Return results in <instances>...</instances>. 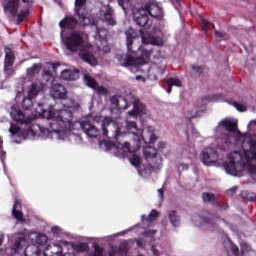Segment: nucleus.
<instances>
[{
  "mask_svg": "<svg viewBox=\"0 0 256 256\" xmlns=\"http://www.w3.org/2000/svg\"><path fill=\"white\" fill-rule=\"evenodd\" d=\"M157 217H159V213L157 210L154 209L147 217L145 215L142 216V219L143 221H146V223H153V221L157 220Z\"/></svg>",
  "mask_w": 256,
  "mask_h": 256,
  "instance_id": "nucleus-32",
  "label": "nucleus"
},
{
  "mask_svg": "<svg viewBox=\"0 0 256 256\" xmlns=\"http://www.w3.org/2000/svg\"><path fill=\"white\" fill-rule=\"evenodd\" d=\"M166 84L168 85L167 93H171V91H173V87H181L182 82L179 78L170 77L166 80Z\"/></svg>",
  "mask_w": 256,
  "mask_h": 256,
  "instance_id": "nucleus-26",
  "label": "nucleus"
},
{
  "mask_svg": "<svg viewBox=\"0 0 256 256\" xmlns=\"http://www.w3.org/2000/svg\"><path fill=\"white\" fill-rule=\"evenodd\" d=\"M87 3V0H76L75 5L77 7L76 9V15L78 17V20L75 19L73 16H65L60 22L59 27L62 29H70L73 30L77 25H82V27H86L87 25H97L95 23V20H93L92 17L89 16V12L87 9L83 8V6Z\"/></svg>",
  "mask_w": 256,
  "mask_h": 256,
  "instance_id": "nucleus-3",
  "label": "nucleus"
},
{
  "mask_svg": "<svg viewBox=\"0 0 256 256\" xmlns=\"http://www.w3.org/2000/svg\"><path fill=\"white\" fill-rule=\"evenodd\" d=\"M151 251H152L154 256H159V250H157V246L152 245L151 246Z\"/></svg>",
  "mask_w": 256,
  "mask_h": 256,
  "instance_id": "nucleus-51",
  "label": "nucleus"
},
{
  "mask_svg": "<svg viewBox=\"0 0 256 256\" xmlns=\"http://www.w3.org/2000/svg\"><path fill=\"white\" fill-rule=\"evenodd\" d=\"M41 115L44 119H51V121L57 119V115L51 110H43Z\"/></svg>",
  "mask_w": 256,
  "mask_h": 256,
  "instance_id": "nucleus-37",
  "label": "nucleus"
},
{
  "mask_svg": "<svg viewBox=\"0 0 256 256\" xmlns=\"http://www.w3.org/2000/svg\"><path fill=\"white\" fill-rule=\"evenodd\" d=\"M181 167L183 169V171H187V169H189V165L188 164H181Z\"/></svg>",
  "mask_w": 256,
  "mask_h": 256,
  "instance_id": "nucleus-57",
  "label": "nucleus"
},
{
  "mask_svg": "<svg viewBox=\"0 0 256 256\" xmlns=\"http://www.w3.org/2000/svg\"><path fill=\"white\" fill-rule=\"evenodd\" d=\"M234 107L237 109V111H240V113L247 111V108L244 105L239 104L237 102H234Z\"/></svg>",
  "mask_w": 256,
  "mask_h": 256,
  "instance_id": "nucleus-44",
  "label": "nucleus"
},
{
  "mask_svg": "<svg viewBox=\"0 0 256 256\" xmlns=\"http://www.w3.org/2000/svg\"><path fill=\"white\" fill-rule=\"evenodd\" d=\"M89 249V245L87 243L80 242L78 244L73 245V250L76 253H85Z\"/></svg>",
  "mask_w": 256,
  "mask_h": 256,
  "instance_id": "nucleus-34",
  "label": "nucleus"
},
{
  "mask_svg": "<svg viewBox=\"0 0 256 256\" xmlns=\"http://www.w3.org/2000/svg\"><path fill=\"white\" fill-rule=\"evenodd\" d=\"M61 79L63 81H77L79 79V70H64L61 72Z\"/></svg>",
  "mask_w": 256,
  "mask_h": 256,
  "instance_id": "nucleus-22",
  "label": "nucleus"
},
{
  "mask_svg": "<svg viewBox=\"0 0 256 256\" xmlns=\"http://www.w3.org/2000/svg\"><path fill=\"white\" fill-rule=\"evenodd\" d=\"M42 67H43L42 63L33 64L32 67L27 69V76L28 77H35V75H37L41 71Z\"/></svg>",
  "mask_w": 256,
  "mask_h": 256,
  "instance_id": "nucleus-28",
  "label": "nucleus"
},
{
  "mask_svg": "<svg viewBox=\"0 0 256 256\" xmlns=\"http://www.w3.org/2000/svg\"><path fill=\"white\" fill-rule=\"evenodd\" d=\"M138 256H143V254H139Z\"/></svg>",
  "mask_w": 256,
  "mask_h": 256,
  "instance_id": "nucleus-64",
  "label": "nucleus"
},
{
  "mask_svg": "<svg viewBox=\"0 0 256 256\" xmlns=\"http://www.w3.org/2000/svg\"><path fill=\"white\" fill-rule=\"evenodd\" d=\"M93 248H94L93 256H103V248H101V246H99V244L94 243Z\"/></svg>",
  "mask_w": 256,
  "mask_h": 256,
  "instance_id": "nucleus-40",
  "label": "nucleus"
},
{
  "mask_svg": "<svg viewBox=\"0 0 256 256\" xmlns=\"http://www.w3.org/2000/svg\"><path fill=\"white\" fill-rule=\"evenodd\" d=\"M133 110L128 111L130 117H137V115H143L145 112V105L139 101V98H134L132 101Z\"/></svg>",
  "mask_w": 256,
  "mask_h": 256,
  "instance_id": "nucleus-17",
  "label": "nucleus"
},
{
  "mask_svg": "<svg viewBox=\"0 0 256 256\" xmlns=\"http://www.w3.org/2000/svg\"><path fill=\"white\" fill-rule=\"evenodd\" d=\"M102 21L107 23V25H117V21L113 19V8L111 6H107L105 11L102 14Z\"/></svg>",
  "mask_w": 256,
  "mask_h": 256,
  "instance_id": "nucleus-23",
  "label": "nucleus"
},
{
  "mask_svg": "<svg viewBox=\"0 0 256 256\" xmlns=\"http://www.w3.org/2000/svg\"><path fill=\"white\" fill-rule=\"evenodd\" d=\"M158 147H159V149H164V147H165V142H160V143L158 144Z\"/></svg>",
  "mask_w": 256,
  "mask_h": 256,
  "instance_id": "nucleus-58",
  "label": "nucleus"
},
{
  "mask_svg": "<svg viewBox=\"0 0 256 256\" xmlns=\"http://www.w3.org/2000/svg\"><path fill=\"white\" fill-rule=\"evenodd\" d=\"M39 85L38 84H32V86L30 87L29 91H28V97L30 99H35V97H37V95H39Z\"/></svg>",
  "mask_w": 256,
  "mask_h": 256,
  "instance_id": "nucleus-35",
  "label": "nucleus"
},
{
  "mask_svg": "<svg viewBox=\"0 0 256 256\" xmlns=\"http://www.w3.org/2000/svg\"><path fill=\"white\" fill-rule=\"evenodd\" d=\"M9 132L11 135H19L21 133V128H19L17 125H12L9 128Z\"/></svg>",
  "mask_w": 256,
  "mask_h": 256,
  "instance_id": "nucleus-41",
  "label": "nucleus"
},
{
  "mask_svg": "<svg viewBox=\"0 0 256 256\" xmlns=\"http://www.w3.org/2000/svg\"><path fill=\"white\" fill-rule=\"evenodd\" d=\"M117 148L120 149L121 154L123 156L127 155V153L131 152V144L129 142H124L123 144L117 143Z\"/></svg>",
  "mask_w": 256,
  "mask_h": 256,
  "instance_id": "nucleus-33",
  "label": "nucleus"
},
{
  "mask_svg": "<svg viewBox=\"0 0 256 256\" xmlns=\"http://www.w3.org/2000/svg\"><path fill=\"white\" fill-rule=\"evenodd\" d=\"M220 127H223L228 133H237V121L235 119H223L220 122Z\"/></svg>",
  "mask_w": 256,
  "mask_h": 256,
  "instance_id": "nucleus-19",
  "label": "nucleus"
},
{
  "mask_svg": "<svg viewBox=\"0 0 256 256\" xmlns=\"http://www.w3.org/2000/svg\"><path fill=\"white\" fill-rule=\"evenodd\" d=\"M131 0H118V5H120V7H122V9H125V5H128V3Z\"/></svg>",
  "mask_w": 256,
  "mask_h": 256,
  "instance_id": "nucleus-49",
  "label": "nucleus"
},
{
  "mask_svg": "<svg viewBox=\"0 0 256 256\" xmlns=\"http://www.w3.org/2000/svg\"><path fill=\"white\" fill-rule=\"evenodd\" d=\"M51 95L54 99H65L67 97V89L59 83L52 82Z\"/></svg>",
  "mask_w": 256,
  "mask_h": 256,
  "instance_id": "nucleus-15",
  "label": "nucleus"
},
{
  "mask_svg": "<svg viewBox=\"0 0 256 256\" xmlns=\"http://www.w3.org/2000/svg\"><path fill=\"white\" fill-rule=\"evenodd\" d=\"M152 50H143L140 57H133L129 54H117L116 59L122 65V67H141V65H146L151 59Z\"/></svg>",
  "mask_w": 256,
  "mask_h": 256,
  "instance_id": "nucleus-5",
  "label": "nucleus"
},
{
  "mask_svg": "<svg viewBox=\"0 0 256 256\" xmlns=\"http://www.w3.org/2000/svg\"><path fill=\"white\" fill-rule=\"evenodd\" d=\"M224 169L229 175H237V164L235 158H230L228 162H224Z\"/></svg>",
  "mask_w": 256,
  "mask_h": 256,
  "instance_id": "nucleus-24",
  "label": "nucleus"
},
{
  "mask_svg": "<svg viewBox=\"0 0 256 256\" xmlns=\"http://www.w3.org/2000/svg\"><path fill=\"white\" fill-rule=\"evenodd\" d=\"M3 245V238H0V246Z\"/></svg>",
  "mask_w": 256,
  "mask_h": 256,
  "instance_id": "nucleus-63",
  "label": "nucleus"
},
{
  "mask_svg": "<svg viewBox=\"0 0 256 256\" xmlns=\"http://www.w3.org/2000/svg\"><path fill=\"white\" fill-rule=\"evenodd\" d=\"M158 195L161 199H163V195H165V192L163 191V189H158Z\"/></svg>",
  "mask_w": 256,
  "mask_h": 256,
  "instance_id": "nucleus-53",
  "label": "nucleus"
},
{
  "mask_svg": "<svg viewBox=\"0 0 256 256\" xmlns=\"http://www.w3.org/2000/svg\"><path fill=\"white\" fill-rule=\"evenodd\" d=\"M231 253L235 256H239V246H237V244L231 245Z\"/></svg>",
  "mask_w": 256,
  "mask_h": 256,
  "instance_id": "nucleus-45",
  "label": "nucleus"
},
{
  "mask_svg": "<svg viewBox=\"0 0 256 256\" xmlns=\"http://www.w3.org/2000/svg\"><path fill=\"white\" fill-rule=\"evenodd\" d=\"M3 148V140L0 138V149Z\"/></svg>",
  "mask_w": 256,
  "mask_h": 256,
  "instance_id": "nucleus-61",
  "label": "nucleus"
},
{
  "mask_svg": "<svg viewBox=\"0 0 256 256\" xmlns=\"http://www.w3.org/2000/svg\"><path fill=\"white\" fill-rule=\"evenodd\" d=\"M136 81H143L145 82V77L141 76V75H138L135 77Z\"/></svg>",
  "mask_w": 256,
  "mask_h": 256,
  "instance_id": "nucleus-54",
  "label": "nucleus"
},
{
  "mask_svg": "<svg viewBox=\"0 0 256 256\" xmlns=\"http://www.w3.org/2000/svg\"><path fill=\"white\" fill-rule=\"evenodd\" d=\"M117 253H125L127 254V250L125 248H119L117 249H113L112 251L109 252L108 256H117Z\"/></svg>",
  "mask_w": 256,
  "mask_h": 256,
  "instance_id": "nucleus-42",
  "label": "nucleus"
},
{
  "mask_svg": "<svg viewBox=\"0 0 256 256\" xmlns=\"http://www.w3.org/2000/svg\"><path fill=\"white\" fill-rule=\"evenodd\" d=\"M142 43L144 45H154L156 47H162L164 44L163 38L153 35H142Z\"/></svg>",
  "mask_w": 256,
  "mask_h": 256,
  "instance_id": "nucleus-18",
  "label": "nucleus"
},
{
  "mask_svg": "<svg viewBox=\"0 0 256 256\" xmlns=\"http://www.w3.org/2000/svg\"><path fill=\"white\" fill-rule=\"evenodd\" d=\"M4 53V72L7 77H12V75H15V69H13V65L15 64V53L9 47L4 48Z\"/></svg>",
  "mask_w": 256,
  "mask_h": 256,
  "instance_id": "nucleus-9",
  "label": "nucleus"
},
{
  "mask_svg": "<svg viewBox=\"0 0 256 256\" xmlns=\"http://www.w3.org/2000/svg\"><path fill=\"white\" fill-rule=\"evenodd\" d=\"M43 79L44 81H51L53 79V73H51L49 70H44Z\"/></svg>",
  "mask_w": 256,
  "mask_h": 256,
  "instance_id": "nucleus-43",
  "label": "nucleus"
},
{
  "mask_svg": "<svg viewBox=\"0 0 256 256\" xmlns=\"http://www.w3.org/2000/svg\"><path fill=\"white\" fill-rule=\"evenodd\" d=\"M73 117V112L62 109L57 112L56 118L50 121V129L53 133H59L65 131L69 123H71V118Z\"/></svg>",
  "mask_w": 256,
  "mask_h": 256,
  "instance_id": "nucleus-7",
  "label": "nucleus"
},
{
  "mask_svg": "<svg viewBox=\"0 0 256 256\" xmlns=\"http://www.w3.org/2000/svg\"><path fill=\"white\" fill-rule=\"evenodd\" d=\"M125 35H126V47H127L128 53H136L139 47L135 48V46L133 45L135 43V39L137 38V31H135V29L133 28H129L128 30L125 31Z\"/></svg>",
  "mask_w": 256,
  "mask_h": 256,
  "instance_id": "nucleus-13",
  "label": "nucleus"
},
{
  "mask_svg": "<svg viewBox=\"0 0 256 256\" xmlns=\"http://www.w3.org/2000/svg\"><path fill=\"white\" fill-rule=\"evenodd\" d=\"M246 161H256V142L250 144V149L244 152Z\"/></svg>",
  "mask_w": 256,
  "mask_h": 256,
  "instance_id": "nucleus-25",
  "label": "nucleus"
},
{
  "mask_svg": "<svg viewBox=\"0 0 256 256\" xmlns=\"http://www.w3.org/2000/svg\"><path fill=\"white\" fill-rule=\"evenodd\" d=\"M200 160L203 165H213V163H217L219 161V154L217 153V149L213 147L204 148L202 153L200 154Z\"/></svg>",
  "mask_w": 256,
  "mask_h": 256,
  "instance_id": "nucleus-11",
  "label": "nucleus"
},
{
  "mask_svg": "<svg viewBox=\"0 0 256 256\" xmlns=\"http://www.w3.org/2000/svg\"><path fill=\"white\" fill-rule=\"evenodd\" d=\"M168 219L174 227H179V223H181V217L177 214V211L172 210L168 213Z\"/></svg>",
  "mask_w": 256,
  "mask_h": 256,
  "instance_id": "nucleus-27",
  "label": "nucleus"
},
{
  "mask_svg": "<svg viewBox=\"0 0 256 256\" xmlns=\"http://www.w3.org/2000/svg\"><path fill=\"white\" fill-rule=\"evenodd\" d=\"M161 158L158 159V163H157V166L159 167V165H161Z\"/></svg>",
  "mask_w": 256,
  "mask_h": 256,
  "instance_id": "nucleus-62",
  "label": "nucleus"
},
{
  "mask_svg": "<svg viewBox=\"0 0 256 256\" xmlns=\"http://www.w3.org/2000/svg\"><path fill=\"white\" fill-rule=\"evenodd\" d=\"M127 131H138L137 123L135 121H127L126 122Z\"/></svg>",
  "mask_w": 256,
  "mask_h": 256,
  "instance_id": "nucleus-39",
  "label": "nucleus"
},
{
  "mask_svg": "<svg viewBox=\"0 0 256 256\" xmlns=\"http://www.w3.org/2000/svg\"><path fill=\"white\" fill-rule=\"evenodd\" d=\"M142 139L144 143H155V140L157 139V135H155L153 132H142Z\"/></svg>",
  "mask_w": 256,
  "mask_h": 256,
  "instance_id": "nucleus-30",
  "label": "nucleus"
},
{
  "mask_svg": "<svg viewBox=\"0 0 256 256\" xmlns=\"http://www.w3.org/2000/svg\"><path fill=\"white\" fill-rule=\"evenodd\" d=\"M133 20L135 21L138 27H144V29H149L153 23L149 20V13L147 9L141 8L138 11L134 12Z\"/></svg>",
  "mask_w": 256,
  "mask_h": 256,
  "instance_id": "nucleus-10",
  "label": "nucleus"
},
{
  "mask_svg": "<svg viewBox=\"0 0 256 256\" xmlns=\"http://www.w3.org/2000/svg\"><path fill=\"white\" fill-rule=\"evenodd\" d=\"M84 81L87 85V87H90V89H93L98 93V95H109V89H107L105 86L99 85L97 81H95V78L91 77V75L86 74L84 75Z\"/></svg>",
  "mask_w": 256,
  "mask_h": 256,
  "instance_id": "nucleus-12",
  "label": "nucleus"
},
{
  "mask_svg": "<svg viewBox=\"0 0 256 256\" xmlns=\"http://www.w3.org/2000/svg\"><path fill=\"white\" fill-rule=\"evenodd\" d=\"M45 251L50 256H65L63 254V246L59 244H48L45 247Z\"/></svg>",
  "mask_w": 256,
  "mask_h": 256,
  "instance_id": "nucleus-20",
  "label": "nucleus"
},
{
  "mask_svg": "<svg viewBox=\"0 0 256 256\" xmlns=\"http://www.w3.org/2000/svg\"><path fill=\"white\" fill-rule=\"evenodd\" d=\"M191 68L193 69V71H196L199 76L203 75V67L192 65Z\"/></svg>",
  "mask_w": 256,
  "mask_h": 256,
  "instance_id": "nucleus-46",
  "label": "nucleus"
},
{
  "mask_svg": "<svg viewBox=\"0 0 256 256\" xmlns=\"http://www.w3.org/2000/svg\"><path fill=\"white\" fill-rule=\"evenodd\" d=\"M136 245H138V247H143V245H144L143 240L138 239V240L136 241Z\"/></svg>",
  "mask_w": 256,
  "mask_h": 256,
  "instance_id": "nucleus-55",
  "label": "nucleus"
},
{
  "mask_svg": "<svg viewBox=\"0 0 256 256\" xmlns=\"http://www.w3.org/2000/svg\"><path fill=\"white\" fill-rule=\"evenodd\" d=\"M33 3V0H6L3 4L4 13L17 17V24L20 25L31 15Z\"/></svg>",
  "mask_w": 256,
  "mask_h": 256,
  "instance_id": "nucleus-4",
  "label": "nucleus"
},
{
  "mask_svg": "<svg viewBox=\"0 0 256 256\" xmlns=\"http://www.w3.org/2000/svg\"><path fill=\"white\" fill-rule=\"evenodd\" d=\"M155 233H157V230H146L144 231L143 235H145L146 237H155Z\"/></svg>",
  "mask_w": 256,
  "mask_h": 256,
  "instance_id": "nucleus-47",
  "label": "nucleus"
},
{
  "mask_svg": "<svg viewBox=\"0 0 256 256\" xmlns=\"http://www.w3.org/2000/svg\"><path fill=\"white\" fill-rule=\"evenodd\" d=\"M120 99L121 100H119L117 96H112L110 98V101L113 105H117V107H119L120 109H129V104H127V100H125V98H120ZM121 101H123L126 104L124 106L121 105Z\"/></svg>",
  "mask_w": 256,
  "mask_h": 256,
  "instance_id": "nucleus-31",
  "label": "nucleus"
},
{
  "mask_svg": "<svg viewBox=\"0 0 256 256\" xmlns=\"http://www.w3.org/2000/svg\"><path fill=\"white\" fill-rule=\"evenodd\" d=\"M10 115L16 123H19L20 125H29L33 121V117L30 115L25 114L21 110L20 105H13L11 107Z\"/></svg>",
  "mask_w": 256,
  "mask_h": 256,
  "instance_id": "nucleus-8",
  "label": "nucleus"
},
{
  "mask_svg": "<svg viewBox=\"0 0 256 256\" xmlns=\"http://www.w3.org/2000/svg\"><path fill=\"white\" fill-rule=\"evenodd\" d=\"M143 153L146 159H155V157H157L158 151L156 148L149 146L144 149Z\"/></svg>",
  "mask_w": 256,
  "mask_h": 256,
  "instance_id": "nucleus-29",
  "label": "nucleus"
},
{
  "mask_svg": "<svg viewBox=\"0 0 256 256\" xmlns=\"http://www.w3.org/2000/svg\"><path fill=\"white\" fill-rule=\"evenodd\" d=\"M203 223H207L208 225H213V222L208 217H202Z\"/></svg>",
  "mask_w": 256,
  "mask_h": 256,
  "instance_id": "nucleus-52",
  "label": "nucleus"
},
{
  "mask_svg": "<svg viewBox=\"0 0 256 256\" xmlns=\"http://www.w3.org/2000/svg\"><path fill=\"white\" fill-rule=\"evenodd\" d=\"M201 30L205 33L209 30V27L207 26V22L205 20H202L201 22Z\"/></svg>",
  "mask_w": 256,
  "mask_h": 256,
  "instance_id": "nucleus-48",
  "label": "nucleus"
},
{
  "mask_svg": "<svg viewBox=\"0 0 256 256\" xmlns=\"http://www.w3.org/2000/svg\"><path fill=\"white\" fill-rule=\"evenodd\" d=\"M42 243H47V236L43 235L41 236Z\"/></svg>",
  "mask_w": 256,
  "mask_h": 256,
  "instance_id": "nucleus-59",
  "label": "nucleus"
},
{
  "mask_svg": "<svg viewBox=\"0 0 256 256\" xmlns=\"http://www.w3.org/2000/svg\"><path fill=\"white\" fill-rule=\"evenodd\" d=\"M52 233H54L55 235H59V233H61V228L59 226H53L51 228Z\"/></svg>",
  "mask_w": 256,
  "mask_h": 256,
  "instance_id": "nucleus-50",
  "label": "nucleus"
},
{
  "mask_svg": "<svg viewBox=\"0 0 256 256\" xmlns=\"http://www.w3.org/2000/svg\"><path fill=\"white\" fill-rule=\"evenodd\" d=\"M27 240L25 237H19L11 247V253L14 256H41V249L37 245H29L25 248Z\"/></svg>",
  "mask_w": 256,
  "mask_h": 256,
  "instance_id": "nucleus-6",
  "label": "nucleus"
},
{
  "mask_svg": "<svg viewBox=\"0 0 256 256\" xmlns=\"http://www.w3.org/2000/svg\"><path fill=\"white\" fill-rule=\"evenodd\" d=\"M33 107V98H30L29 96L27 98H24L22 101V109H25V111H29Z\"/></svg>",
  "mask_w": 256,
  "mask_h": 256,
  "instance_id": "nucleus-36",
  "label": "nucleus"
},
{
  "mask_svg": "<svg viewBox=\"0 0 256 256\" xmlns=\"http://www.w3.org/2000/svg\"><path fill=\"white\" fill-rule=\"evenodd\" d=\"M21 209H22L21 201L16 199L13 205L12 215L14 219H16L17 221H20V223H24L25 220L23 219V212L21 211Z\"/></svg>",
  "mask_w": 256,
  "mask_h": 256,
  "instance_id": "nucleus-21",
  "label": "nucleus"
},
{
  "mask_svg": "<svg viewBox=\"0 0 256 256\" xmlns=\"http://www.w3.org/2000/svg\"><path fill=\"white\" fill-rule=\"evenodd\" d=\"M61 39L63 45H65L66 49L70 51V53H77L79 52V57L88 65H96L97 59L93 56V53L89 52L86 49H83V45H85V40L81 35V32L73 30L70 32L68 36H63L61 34Z\"/></svg>",
  "mask_w": 256,
  "mask_h": 256,
  "instance_id": "nucleus-2",
  "label": "nucleus"
},
{
  "mask_svg": "<svg viewBox=\"0 0 256 256\" xmlns=\"http://www.w3.org/2000/svg\"><path fill=\"white\" fill-rule=\"evenodd\" d=\"M215 35H216V37H224V34H223V32H221V31H215Z\"/></svg>",
  "mask_w": 256,
  "mask_h": 256,
  "instance_id": "nucleus-56",
  "label": "nucleus"
},
{
  "mask_svg": "<svg viewBox=\"0 0 256 256\" xmlns=\"http://www.w3.org/2000/svg\"><path fill=\"white\" fill-rule=\"evenodd\" d=\"M130 163L134 167H139L141 165V158L137 154H133V156L130 158Z\"/></svg>",
  "mask_w": 256,
  "mask_h": 256,
  "instance_id": "nucleus-38",
  "label": "nucleus"
},
{
  "mask_svg": "<svg viewBox=\"0 0 256 256\" xmlns=\"http://www.w3.org/2000/svg\"><path fill=\"white\" fill-rule=\"evenodd\" d=\"M235 191H237V187L231 188L230 190H228L229 193H235Z\"/></svg>",
  "mask_w": 256,
  "mask_h": 256,
  "instance_id": "nucleus-60",
  "label": "nucleus"
},
{
  "mask_svg": "<svg viewBox=\"0 0 256 256\" xmlns=\"http://www.w3.org/2000/svg\"><path fill=\"white\" fill-rule=\"evenodd\" d=\"M81 129L85 135L97 139L101 135V131L104 137L108 139H119L121 137V128L119 124L111 119H104L101 114H90L81 122Z\"/></svg>",
  "mask_w": 256,
  "mask_h": 256,
  "instance_id": "nucleus-1",
  "label": "nucleus"
},
{
  "mask_svg": "<svg viewBox=\"0 0 256 256\" xmlns=\"http://www.w3.org/2000/svg\"><path fill=\"white\" fill-rule=\"evenodd\" d=\"M202 199L205 203H211L213 207H218L220 211H225L226 209H229V205L224 204V206H221V204H219V200L217 199V196H215V194L204 192L202 194Z\"/></svg>",
  "mask_w": 256,
  "mask_h": 256,
  "instance_id": "nucleus-14",
  "label": "nucleus"
},
{
  "mask_svg": "<svg viewBox=\"0 0 256 256\" xmlns=\"http://www.w3.org/2000/svg\"><path fill=\"white\" fill-rule=\"evenodd\" d=\"M146 11L150 17H153V19H158L161 21V19L164 17L163 8L157 4H149Z\"/></svg>",
  "mask_w": 256,
  "mask_h": 256,
  "instance_id": "nucleus-16",
  "label": "nucleus"
}]
</instances>
